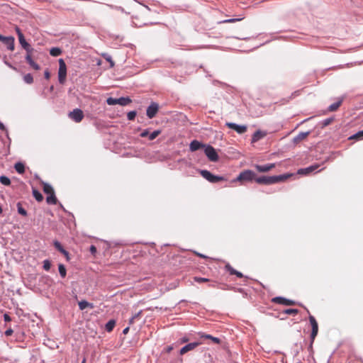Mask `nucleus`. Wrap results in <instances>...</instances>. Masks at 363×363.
I'll return each mask as SVG.
<instances>
[{"instance_id": "nucleus-44", "label": "nucleus", "mask_w": 363, "mask_h": 363, "mask_svg": "<svg viewBox=\"0 0 363 363\" xmlns=\"http://www.w3.org/2000/svg\"><path fill=\"white\" fill-rule=\"evenodd\" d=\"M363 138V130L359 131L355 135H354L351 138L360 139Z\"/></svg>"}, {"instance_id": "nucleus-55", "label": "nucleus", "mask_w": 363, "mask_h": 363, "mask_svg": "<svg viewBox=\"0 0 363 363\" xmlns=\"http://www.w3.org/2000/svg\"><path fill=\"white\" fill-rule=\"evenodd\" d=\"M234 275H236L239 278L243 277V274L241 272H238L237 270H236V272H235Z\"/></svg>"}, {"instance_id": "nucleus-52", "label": "nucleus", "mask_w": 363, "mask_h": 363, "mask_svg": "<svg viewBox=\"0 0 363 363\" xmlns=\"http://www.w3.org/2000/svg\"><path fill=\"white\" fill-rule=\"evenodd\" d=\"M211 340L216 344H220V340L218 337H216L213 336Z\"/></svg>"}, {"instance_id": "nucleus-41", "label": "nucleus", "mask_w": 363, "mask_h": 363, "mask_svg": "<svg viewBox=\"0 0 363 363\" xmlns=\"http://www.w3.org/2000/svg\"><path fill=\"white\" fill-rule=\"evenodd\" d=\"M225 269L231 275H234L236 272V270L234 268H233L229 264H227L225 265Z\"/></svg>"}, {"instance_id": "nucleus-49", "label": "nucleus", "mask_w": 363, "mask_h": 363, "mask_svg": "<svg viewBox=\"0 0 363 363\" xmlns=\"http://www.w3.org/2000/svg\"><path fill=\"white\" fill-rule=\"evenodd\" d=\"M4 320L5 322H10L11 320V318L8 313L4 314Z\"/></svg>"}, {"instance_id": "nucleus-63", "label": "nucleus", "mask_w": 363, "mask_h": 363, "mask_svg": "<svg viewBox=\"0 0 363 363\" xmlns=\"http://www.w3.org/2000/svg\"><path fill=\"white\" fill-rule=\"evenodd\" d=\"M148 11L150 10V9L147 6H144Z\"/></svg>"}, {"instance_id": "nucleus-1", "label": "nucleus", "mask_w": 363, "mask_h": 363, "mask_svg": "<svg viewBox=\"0 0 363 363\" xmlns=\"http://www.w3.org/2000/svg\"><path fill=\"white\" fill-rule=\"evenodd\" d=\"M309 321L312 327V331L311 334V343L308 350L313 351V344L318 333V325L315 318L313 315L309 316Z\"/></svg>"}, {"instance_id": "nucleus-59", "label": "nucleus", "mask_w": 363, "mask_h": 363, "mask_svg": "<svg viewBox=\"0 0 363 363\" xmlns=\"http://www.w3.org/2000/svg\"><path fill=\"white\" fill-rule=\"evenodd\" d=\"M182 342H186L188 341V338L186 337H183L182 340H181Z\"/></svg>"}, {"instance_id": "nucleus-43", "label": "nucleus", "mask_w": 363, "mask_h": 363, "mask_svg": "<svg viewBox=\"0 0 363 363\" xmlns=\"http://www.w3.org/2000/svg\"><path fill=\"white\" fill-rule=\"evenodd\" d=\"M199 336L201 337V338H205V339H209V340H211L213 336L211 335H208V334H205L203 333H199Z\"/></svg>"}, {"instance_id": "nucleus-34", "label": "nucleus", "mask_w": 363, "mask_h": 363, "mask_svg": "<svg viewBox=\"0 0 363 363\" xmlns=\"http://www.w3.org/2000/svg\"><path fill=\"white\" fill-rule=\"evenodd\" d=\"M161 133V130H154L152 133H149V140H155L160 134Z\"/></svg>"}, {"instance_id": "nucleus-38", "label": "nucleus", "mask_w": 363, "mask_h": 363, "mask_svg": "<svg viewBox=\"0 0 363 363\" xmlns=\"http://www.w3.org/2000/svg\"><path fill=\"white\" fill-rule=\"evenodd\" d=\"M43 263V269L45 271H49L51 267V263H50V260L45 259Z\"/></svg>"}, {"instance_id": "nucleus-8", "label": "nucleus", "mask_w": 363, "mask_h": 363, "mask_svg": "<svg viewBox=\"0 0 363 363\" xmlns=\"http://www.w3.org/2000/svg\"><path fill=\"white\" fill-rule=\"evenodd\" d=\"M159 110V105L155 102H152L150 105L147 108L146 115L147 116L151 119L153 118Z\"/></svg>"}, {"instance_id": "nucleus-3", "label": "nucleus", "mask_w": 363, "mask_h": 363, "mask_svg": "<svg viewBox=\"0 0 363 363\" xmlns=\"http://www.w3.org/2000/svg\"><path fill=\"white\" fill-rule=\"evenodd\" d=\"M200 174L204 179L211 183H217L218 182L225 180L224 177L214 175L206 169L201 170Z\"/></svg>"}, {"instance_id": "nucleus-24", "label": "nucleus", "mask_w": 363, "mask_h": 363, "mask_svg": "<svg viewBox=\"0 0 363 363\" xmlns=\"http://www.w3.org/2000/svg\"><path fill=\"white\" fill-rule=\"evenodd\" d=\"M118 104L121 106H126L131 102V99L129 97H120L117 99Z\"/></svg>"}, {"instance_id": "nucleus-64", "label": "nucleus", "mask_w": 363, "mask_h": 363, "mask_svg": "<svg viewBox=\"0 0 363 363\" xmlns=\"http://www.w3.org/2000/svg\"><path fill=\"white\" fill-rule=\"evenodd\" d=\"M82 363H86V359H84Z\"/></svg>"}, {"instance_id": "nucleus-39", "label": "nucleus", "mask_w": 363, "mask_h": 363, "mask_svg": "<svg viewBox=\"0 0 363 363\" xmlns=\"http://www.w3.org/2000/svg\"><path fill=\"white\" fill-rule=\"evenodd\" d=\"M136 111H129L128 113H127V118L128 120L129 121H133L135 119V116H136Z\"/></svg>"}, {"instance_id": "nucleus-9", "label": "nucleus", "mask_w": 363, "mask_h": 363, "mask_svg": "<svg viewBox=\"0 0 363 363\" xmlns=\"http://www.w3.org/2000/svg\"><path fill=\"white\" fill-rule=\"evenodd\" d=\"M319 167H320L319 164H315L311 165L310 167H308L306 168H302V169H300L298 170V174H302V175H307V174H309L310 173L313 172V171L317 170L319 168Z\"/></svg>"}, {"instance_id": "nucleus-22", "label": "nucleus", "mask_w": 363, "mask_h": 363, "mask_svg": "<svg viewBox=\"0 0 363 363\" xmlns=\"http://www.w3.org/2000/svg\"><path fill=\"white\" fill-rule=\"evenodd\" d=\"M309 132H302V133H300L298 135H297L294 140L295 143H299L301 142V140L306 139L307 138V136L309 135Z\"/></svg>"}, {"instance_id": "nucleus-40", "label": "nucleus", "mask_w": 363, "mask_h": 363, "mask_svg": "<svg viewBox=\"0 0 363 363\" xmlns=\"http://www.w3.org/2000/svg\"><path fill=\"white\" fill-rule=\"evenodd\" d=\"M106 103L108 105L113 106L118 104L117 99L109 97L106 99Z\"/></svg>"}, {"instance_id": "nucleus-51", "label": "nucleus", "mask_w": 363, "mask_h": 363, "mask_svg": "<svg viewBox=\"0 0 363 363\" xmlns=\"http://www.w3.org/2000/svg\"><path fill=\"white\" fill-rule=\"evenodd\" d=\"M44 77L46 79H49L50 77V73L49 72L48 69H46L45 72H44Z\"/></svg>"}, {"instance_id": "nucleus-23", "label": "nucleus", "mask_w": 363, "mask_h": 363, "mask_svg": "<svg viewBox=\"0 0 363 363\" xmlns=\"http://www.w3.org/2000/svg\"><path fill=\"white\" fill-rule=\"evenodd\" d=\"M88 307H89L90 308H93L94 305L84 300L79 302V308L80 310L83 311Z\"/></svg>"}, {"instance_id": "nucleus-58", "label": "nucleus", "mask_w": 363, "mask_h": 363, "mask_svg": "<svg viewBox=\"0 0 363 363\" xmlns=\"http://www.w3.org/2000/svg\"><path fill=\"white\" fill-rule=\"evenodd\" d=\"M330 123V119H327V120H326V121H325V122H324V125H328Z\"/></svg>"}, {"instance_id": "nucleus-50", "label": "nucleus", "mask_w": 363, "mask_h": 363, "mask_svg": "<svg viewBox=\"0 0 363 363\" xmlns=\"http://www.w3.org/2000/svg\"><path fill=\"white\" fill-rule=\"evenodd\" d=\"M140 313V312H139V313H138L135 314V315H133V316L130 319V320H129V323H130V324L133 323L135 318H138V317L139 316Z\"/></svg>"}, {"instance_id": "nucleus-28", "label": "nucleus", "mask_w": 363, "mask_h": 363, "mask_svg": "<svg viewBox=\"0 0 363 363\" xmlns=\"http://www.w3.org/2000/svg\"><path fill=\"white\" fill-rule=\"evenodd\" d=\"M16 171L19 174H23L25 172V166L21 162H17L14 165Z\"/></svg>"}, {"instance_id": "nucleus-20", "label": "nucleus", "mask_w": 363, "mask_h": 363, "mask_svg": "<svg viewBox=\"0 0 363 363\" xmlns=\"http://www.w3.org/2000/svg\"><path fill=\"white\" fill-rule=\"evenodd\" d=\"M256 169L259 172H266L272 168V164H267L264 165H255Z\"/></svg>"}, {"instance_id": "nucleus-30", "label": "nucleus", "mask_w": 363, "mask_h": 363, "mask_svg": "<svg viewBox=\"0 0 363 363\" xmlns=\"http://www.w3.org/2000/svg\"><path fill=\"white\" fill-rule=\"evenodd\" d=\"M58 270L61 277L65 278L67 275V269L63 264H59Z\"/></svg>"}, {"instance_id": "nucleus-13", "label": "nucleus", "mask_w": 363, "mask_h": 363, "mask_svg": "<svg viewBox=\"0 0 363 363\" xmlns=\"http://www.w3.org/2000/svg\"><path fill=\"white\" fill-rule=\"evenodd\" d=\"M274 303H277L282 304V305H285V306H293L295 304V302L294 301L286 299V298H282V297L274 298Z\"/></svg>"}, {"instance_id": "nucleus-19", "label": "nucleus", "mask_w": 363, "mask_h": 363, "mask_svg": "<svg viewBox=\"0 0 363 363\" xmlns=\"http://www.w3.org/2000/svg\"><path fill=\"white\" fill-rule=\"evenodd\" d=\"M343 99H344L343 97L339 98L337 102L331 104L328 107V111L330 112L337 111L339 108V107L341 106V104L343 101Z\"/></svg>"}, {"instance_id": "nucleus-33", "label": "nucleus", "mask_w": 363, "mask_h": 363, "mask_svg": "<svg viewBox=\"0 0 363 363\" xmlns=\"http://www.w3.org/2000/svg\"><path fill=\"white\" fill-rule=\"evenodd\" d=\"M0 182H1V184H2L3 185H5V186H9L11 184L10 179L6 176L0 177Z\"/></svg>"}, {"instance_id": "nucleus-46", "label": "nucleus", "mask_w": 363, "mask_h": 363, "mask_svg": "<svg viewBox=\"0 0 363 363\" xmlns=\"http://www.w3.org/2000/svg\"><path fill=\"white\" fill-rule=\"evenodd\" d=\"M194 280H195L196 282H199V283L208 281V279H206V278H203V277H195V278H194Z\"/></svg>"}, {"instance_id": "nucleus-57", "label": "nucleus", "mask_w": 363, "mask_h": 363, "mask_svg": "<svg viewBox=\"0 0 363 363\" xmlns=\"http://www.w3.org/2000/svg\"><path fill=\"white\" fill-rule=\"evenodd\" d=\"M0 129L1 130H6L5 125L2 123H1V122H0Z\"/></svg>"}, {"instance_id": "nucleus-60", "label": "nucleus", "mask_w": 363, "mask_h": 363, "mask_svg": "<svg viewBox=\"0 0 363 363\" xmlns=\"http://www.w3.org/2000/svg\"><path fill=\"white\" fill-rule=\"evenodd\" d=\"M4 37L5 36H3L0 34V41L1 42L3 40V39H4Z\"/></svg>"}, {"instance_id": "nucleus-48", "label": "nucleus", "mask_w": 363, "mask_h": 363, "mask_svg": "<svg viewBox=\"0 0 363 363\" xmlns=\"http://www.w3.org/2000/svg\"><path fill=\"white\" fill-rule=\"evenodd\" d=\"M13 330L11 328H9L5 331L4 334L6 336H10L13 334Z\"/></svg>"}, {"instance_id": "nucleus-17", "label": "nucleus", "mask_w": 363, "mask_h": 363, "mask_svg": "<svg viewBox=\"0 0 363 363\" xmlns=\"http://www.w3.org/2000/svg\"><path fill=\"white\" fill-rule=\"evenodd\" d=\"M204 146L205 145H203L199 141H198L196 140H192L191 142V143L189 145V150L191 152H194V151H196V150H199L201 147H204Z\"/></svg>"}, {"instance_id": "nucleus-27", "label": "nucleus", "mask_w": 363, "mask_h": 363, "mask_svg": "<svg viewBox=\"0 0 363 363\" xmlns=\"http://www.w3.org/2000/svg\"><path fill=\"white\" fill-rule=\"evenodd\" d=\"M46 202L48 203V204H52V205H55L57 203V199L55 195V193H53L52 194H50L47 196L46 198Z\"/></svg>"}, {"instance_id": "nucleus-15", "label": "nucleus", "mask_w": 363, "mask_h": 363, "mask_svg": "<svg viewBox=\"0 0 363 363\" xmlns=\"http://www.w3.org/2000/svg\"><path fill=\"white\" fill-rule=\"evenodd\" d=\"M53 245L55 246V247L62 254H63L67 260H69V252L62 247V245H61V243L60 242H58L57 240H55L53 242Z\"/></svg>"}, {"instance_id": "nucleus-6", "label": "nucleus", "mask_w": 363, "mask_h": 363, "mask_svg": "<svg viewBox=\"0 0 363 363\" xmlns=\"http://www.w3.org/2000/svg\"><path fill=\"white\" fill-rule=\"evenodd\" d=\"M69 117L76 123H79L84 118V113L80 108H75L68 114Z\"/></svg>"}, {"instance_id": "nucleus-42", "label": "nucleus", "mask_w": 363, "mask_h": 363, "mask_svg": "<svg viewBox=\"0 0 363 363\" xmlns=\"http://www.w3.org/2000/svg\"><path fill=\"white\" fill-rule=\"evenodd\" d=\"M106 5H107V6H108L109 8H111L112 9H115V10L119 11H121L122 13L125 12L123 8H122L121 6H113V5H111V4H106Z\"/></svg>"}, {"instance_id": "nucleus-10", "label": "nucleus", "mask_w": 363, "mask_h": 363, "mask_svg": "<svg viewBox=\"0 0 363 363\" xmlns=\"http://www.w3.org/2000/svg\"><path fill=\"white\" fill-rule=\"evenodd\" d=\"M200 344H201L200 342H191V343L186 345L185 346L182 347V349L180 350V354H184L189 351L193 350L197 346H199Z\"/></svg>"}, {"instance_id": "nucleus-53", "label": "nucleus", "mask_w": 363, "mask_h": 363, "mask_svg": "<svg viewBox=\"0 0 363 363\" xmlns=\"http://www.w3.org/2000/svg\"><path fill=\"white\" fill-rule=\"evenodd\" d=\"M89 250H90L91 254H94L96 252V247L94 245H91Z\"/></svg>"}, {"instance_id": "nucleus-62", "label": "nucleus", "mask_w": 363, "mask_h": 363, "mask_svg": "<svg viewBox=\"0 0 363 363\" xmlns=\"http://www.w3.org/2000/svg\"><path fill=\"white\" fill-rule=\"evenodd\" d=\"M2 212H3V208H2L1 206H0V214H1Z\"/></svg>"}, {"instance_id": "nucleus-11", "label": "nucleus", "mask_w": 363, "mask_h": 363, "mask_svg": "<svg viewBox=\"0 0 363 363\" xmlns=\"http://www.w3.org/2000/svg\"><path fill=\"white\" fill-rule=\"evenodd\" d=\"M5 45H6L7 48L13 51L14 50V42L15 39L12 36L4 37V39L1 41Z\"/></svg>"}, {"instance_id": "nucleus-56", "label": "nucleus", "mask_w": 363, "mask_h": 363, "mask_svg": "<svg viewBox=\"0 0 363 363\" xmlns=\"http://www.w3.org/2000/svg\"><path fill=\"white\" fill-rule=\"evenodd\" d=\"M128 331H129V327H126L125 328L123 329V333L124 335H126L128 333Z\"/></svg>"}, {"instance_id": "nucleus-14", "label": "nucleus", "mask_w": 363, "mask_h": 363, "mask_svg": "<svg viewBox=\"0 0 363 363\" xmlns=\"http://www.w3.org/2000/svg\"><path fill=\"white\" fill-rule=\"evenodd\" d=\"M19 43L22 46V48L26 50L27 53H31L33 49L31 48L30 45L26 42L24 35L18 38Z\"/></svg>"}, {"instance_id": "nucleus-36", "label": "nucleus", "mask_w": 363, "mask_h": 363, "mask_svg": "<svg viewBox=\"0 0 363 363\" xmlns=\"http://www.w3.org/2000/svg\"><path fill=\"white\" fill-rule=\"evenodd\" d=\"M18 213L23 216H27V211L24 209L20 203H17Z\"/></svg>"}, {"instance_id": "nucleus-32", "label": "nucleus", "mask_w": 363, "mask_h": 363, "mask_svg": "<svg viewBox=\"0 0 363 363\" xmlns=\"http://www.w3.org/2000/svg\"><path fill=\"white\" fill-rule=\"evenodd\" d=\"M61 53L62 50L59 48H52L50 50V54L53 57L59 56Z\"/></svg>"}, {"instance_id": "nucleus-45", "label": "nucleus", "mask_w": 363, "mask_h": 363, "mask_svg": "<svg viewBox=\"0 0 363 363\" xmlns=\"http://www.w3.org/2000/svg\"><path fill=\"white\" fill-rule=\"evenodd\" d=\"M149 130L145 129L143 130L141 133L140 134V136L142 138L149 137Z\"/></svg>"}, {"instance_id": "nucleus-37", "label": "nucleus", "mask_w": 363, "mask_h": 363, "mask_svg": "<svg viewBox=\"0 0 363 363\" xmlns=\"http://www.w3.org/2000/svg\"><path fill=\"white\" fill-rule=\"evenodd\" d=\"M23 80L27 84H32L33 82V76L30 74H26L23 77Z\"/></svg>"}, {"instance_id": "nucleus-21", "label": "nucleus", "mask_w": 363, "mask_h": 363, "mask_svg": "<svg viewBox=\"0 0 363 363\" xmlns=\"http://www.w3.org/2000/svg\"><path fill=\"white\" fill-rule=\"evenodd\" d=\"M291 176L292 174H284L279 176H274V183L284 182Z\"/></svg>"}, {"instance_id": "nucleus-47", "label": "nucleus", "mask_w": 363, "mask_h": 363, "mask_svg": "<svg viewBox=\"0 0 363 363\" xmlns=\"http://www.w3.org/2000/svg\"><path fill=\"white\" fill-rule=\"evenodd\" d=\"M15 30L18 35V38L23 36V34L22 33L21 30L18 26L16 27Z\"/></svg>"}, {"instance_id": "nucleus-29", "label": "nucleus", "mask_w": 363, "mask_h": 363, "mask_svg": "<svg viewBox=\"0 0 363 363\" xmlns=\"http://www.w3.org/2000/svg\"><path fill=\"white\" fill-rule=\"evenodd\" d=\"M33 196L36 199L37 201L40 202L43 200V196L42 194L38 191L37 189H33Z\"/></svg>"}, {"instance_id": "nucleus-54", "label": "nucleus", "mask_w": 363, "mask_h": 363, "mask_svg": "<svg viewBox=\"0 0 363 363\" xmlns=\"http://www.w3.org/2000/svg\"><path fill=\"white\" fill-rule=\"evenodd\" d=\"M106 60L110 62V65H111V67H113L114 65V62H113V60H111V57L110 56H108L107 57H106Z\"/></svg>"}, {"instance_id": "nucleus-61", "label": "nucleus", "mask_w": 363, "mask_h": 363, "mask_svg": "<svg viewBox=\"0 0 363 363\" xmlns=\"http://www.w3.org/2000/svg\"><path fill=\"white\" fill-rule=\"evenodd\" d=\"M199 257H206L205 255H202V254H200V253H198L197 254Z\"/></svg>"}, {"instance_id": "nucleus-35", "label": "nucleus", "mask_w": 363, "mask_h": 363, "mask_svg": "<svg viewBox=\"0 0 363 363\" xmlns=\"http://www.w3.org/2000/svg\"><path fill=\"white\" fill-rule=\"evenodd\" d=\"M298 313V310L294 309V308L286 309V310H284L282 312L283 314L293 315H296Z\"/></svg>"}, {"instance_id": "nucleus-25", "label": "nucleus", "mask_w": 363, "mask_h": 363, "mask_svg": "<svg viewBox=\"0 0 363 363\" xmlns=\"http://www.w3.org/2000/svg\"><path fill=\"white\" fill-rule=\"evenodd\" d=\"M43 191L45 194L50 195L55 193L54 189L51 185L48 183L43 182Z\"/></svg>"}, {"instance_id": "nucleus-26", "label": "nucleus", "mask_w": 363, "mask_h": 363, "mask_svg": "<svg viewBox=\"0 0 363 363\" xmlns=\"http://www.w3.org/2000/svg\"><path fill=\"white\" fill-rule=\"evenodd\" d=\"M116 321L113 319L108 320L105 325V330L107 332H111L115 327Z\"/></svg>"}, {"instance_id": "nucleus-18", "label": "nucleus", "mask_w": 363, "mask_h": 363, "mask_svg": "<svg viewBox=\"0 0 363 363\" xmlns=\"http://www.w3.org/2000/svg\"><path fill=\"white\" fill-rule=\"evenodd\" d=\"M265 135L266 134L261 130L255 131L254 133V134L252 135L251 143H255L259 141V140L263 138L265 136Z\"/></svg>"}, {"instance_id": "nucleus-12", "label": "nucleus", "mask_w": 363, "mask_h": 363, "mask_svg": "<svg viewBox=\"0 0 363 363\" xmlns=\"http://www.w3.org/2000/svg\"><path fill=\"white\" fill-rule=\"evenodd\" d=\"M255 181L258 184H272V177H257L255 176Z\"/></svg>"}, {"instance_id": "nucleus-2", "label": "nucleus", "mask_w": 363, "mask_h": 363, "mask_svg": "<svg viewBox=\"0 0 363 363\" xmlns=\"http://www.w3.org/2000/svg\"><path fill=\"white\" fill-rule=\"evenodd\" d=\"M67 78V65L63 59L59 60L58 81L60 84H64Z\"/></svg>"}, {"instance_id": "nucleus-16", "label": "nucleus", "mask_w": 363, "mask_h": 363, "mask_svg": "<svg viewBox=\"0 0 363 363\" xmlns=\"http://www.w3.org/2000/svg\"><path fill=\"white\" fill-rule=\"evenodd\" d=\"M26 60L28 63V65L35 70H39L40 69V65L33 60L31 57V53H27L26 56Z\"/></svg>"}, {"instance_id": "nucleus-31", "label": "nucleus", "mask_w": 363, "mask_h": 363, "mask_svg": "<svg viewBox=\"0 0 363 363\" xmlns=\"http://www.w3.org/2000/svg\"><path fill=\"white\" fill-rule=\"evenodd\" d=\"M242 19H244L243 16H240V17L237 18H228V19H225V20L220 21L219 23H235V22L242 21Z\"/></svg>"}, {"instance_id": "nucleus-5", "label": "nucleus", "mask_w": 363, "mask_h": 363, "mask_svg": "<svg viewBox=\"0 0 363 363\" xmlns=\"http://www.w3.org/2000/svg\"><path fill=\"white\" fill-rule=\"evenodd\" d=\"M256 174L251 170H245L241 172L238 177L233 180L237 181H252L255 179Z\"/></svg>"}, {"instance_id": "nucleus-4", "label": "nucleus", "mask_w": 363, "mask_h": 363, "mask_svg": "<svg viewBox=\"0 0 363 363\" xmlns=\"http://www.w3.org/2000/svg\"><path fill=\"white\" fill-rule=\"evenodd\" d=\"M204 153L210 161L217 162L218 160V155L215 148L211 145H208L204 146Z\"/></svg>"}, {"instance_id": "nucleus-7", "label": "nucleus", "mask_w": 363, "mask_h": 363, "mask_svg": "<svg viewBox=\"0 0 363 363\" xmlns=\"http://www.w3.org/2000/svg\"><path fill=\"white\" fill-rule=\"evenodd\" d=\"M225 125L230 129L234 130L238 134H242L247 131V125H238L235 123L228 122L225 123Z\"/></svg>"}]
</instances>
